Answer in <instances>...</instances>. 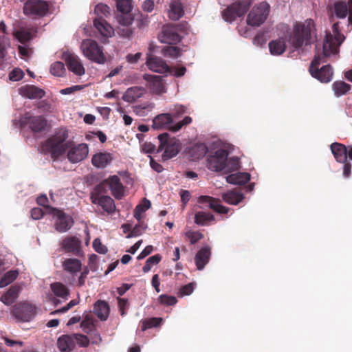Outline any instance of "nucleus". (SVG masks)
<instances>
[{
    "label": "nucleus",
    "instance_id": "obj_36",
    "mask_svg": "<svg viewBox=\"0 0 352 352\" xmlns=\"http://www.w3.org/2000/svg\"><path fill=\"white\" fill-rule=\"evenodd\" d=\"M50 288L54 295L60 298L62 300H66L69 296V292L65 285L61 283H54L50 285Z\"/></svg>",
    "mask_w": 352,
    "mask_h": 352
},
{
    "label": "nucleus",
    "instance_id": "obj_48",
    "mask_svg": "<svg viewBox=\"0 0 352 352\" xmlns=\"http://www.w3.org/2000/svg\"><path fill=\"white\" fill-rule=\"evenodd\" d=\"M15 38L21 43L30 41L32 38V34L30 31L21 28L14 32Z\"/></svg>",
    "mask_w": 352,
    "mask_h": 352
},
{
    "label": "nucleus",
    "instance_id": "obj_18",
    "mask_svg": "<svg viewBox=\"0 0 352 352\" xmlns=\"http://www.w3.org/2000/svg\"><path fill=\"white\" fill-rule=\"evenodd\" d=\"M144 79L148 83V89L153 94L162 95L166 92V82L162 76L145 74Z\"/></svg>",
    "mask_w": 352,
    "mask_h": 352
},
{
    "label": "nucleus",
    "instance_id": "obj_56",
    "mask_svg": "<svg viewBox=\"0 0 352 352\" xmlns=\"http://www.w3.org/2000/svg\"><path fill=\"white\" fill-rule=\"evenodd\" d=\"M146 228V226L144 223H140L139 225L135 226L132 229L128 237H134L141 235L143 230H144Z\"/></svg>",
    "mask_w": 352,
    "mask_h": 352
},
{
    "label": "nucleus",
    "instance_id": "obj_27",
    "mask_svg": "<svg viewBox=\"0 0 352 352\" xmlns=\"http://www.w3.org/2000/svg\"><path fill=\"white\" fill-rule=\"evenodd\" d=\"M146 89L143 87L135 86L128 88L122 95L124 102L132 103L144 96Z\"/></svg>",
    "mask_w": 352,
    "mask_h": 352
},
{
    "label": "nucleus",
    "instance_id": "obj_38",
    "mask_svg": "<svg viewBox=\"0 0 352 352\" xmlns=\"http://www.w3.org/2000/svg\"><path fill=\"white\" fill-rule=\"evenodd\" d=\"M269 49L272 55L282 54L286 49L285 41L283 38L273 40L269 43Z\"/></svg>",
    "mask_w": 352,
    "mask_h": 352
},
{
    "label": "nucleus",
    "instance_id": "obj_19",
    "mask_svg": "<svg viewBox=\"0 0 352 352\" xmlns=\"http://www.w3.org/2000/svg\"><path fill=\"white\" fill-rule=\"evenodd\" d=\"M198 202L201 208L208 207L219 214H226L229 211L228 208L219 204V201L210 196L199 197Z\"/></svg>",
    "mask_w": 352,
    "mask_h": 352
},
{
    "label": "nucleus",
    "instance_id": "obj_57",
    "mask_svg": "<svg viewBox=\"0 0 352 352\" xmlns=\"http://www.w3.org/2000/svg\"><path fill=\"white\" fill-rule=\"evenodd\" d=\"M186 236L190 241L192 244H194L201 239L203 235L199 232L188 231L186 232Z\"/></svg>",
    "mask_w": 352,
    "mask_h": 352
},
{
    "label": "nucleus",
    "instance_id": "obj_50",
    "mask_svg": "<svg viewBox=\"0 0 352 352\" xmlns=\"http://www.w3.org/2000/svg\"><path fill=\"white\" fill-rule=\"evenodd\" d=\"M161 260V256L155 254L150 256L146 261L142 270L144 273L148 272L153 265H157Z\"/></svg>",
    "mask_w": 352,
    "mask_h": 352
},
{
    "label": "nucleus",
    "instance_id": "obj_6",
    "mask_svg": "<svg viewBox=\"0 0 352 352\" xmlns=\"http://www.w3.org/2000/svg\"><path fill=\"white\" fill-rule=\"evenodd\" d=\"M67 138L66 131L61 130L46 141L43 149L50 153L53 157H58L65 152L67 146L65 141Z\"/></svg>",
    "mask_w": 352,
    "mask_h": 352
},
{
    "label": "nucleus",
    "instance_id": "obj_31",
    "mask_svg": "<svg viewBox=\"0 0 352 352\" xmlns=\"http://www.w3.org/2000/svg\"><path fill=\"white\" fill-rule=\"evenodd\" d=\"M94 25L98 32L104 37H111L114 34V30L104 19H96Z\"/></svg>",
    "mask_w": 352,
    "mask_h": 352
},
{
    "label": "nucleus",
    "instance_id": "obj_61",
    "mask_svg": "<svg viewBox=\"0 0 352 352\" xmlns=\"http://www.w3.org/2000/svg\"><path fill=\"white\" fill-rule=\"evenodd\" d=\"M186 72V67H181L179 68H177V67H175L173 69L170 68V71L167 72L173 74L175 77H181L185 74Z\"/></svg>",
    "mask_w": 352,
    "mask_h": 352
},
{
    "label": "nucleus",
    "instance_id": "obj_5",
    "mask_svg": "<svg viewBox=\"0 0 352 352\" xmlns=\"http://www.w3.org/2000/svg\"><path fill=\"white\" fill-rule=\"evenodd\" d=\"M158 139L160 142L158 151H164L162 156L164 161L171 159L179 153L181 148V143L179 140L170 138L166 133L159 135Z\"/></svg>",
    "mask_w": 352,
    "mask_h": 352
},
{
    "label": "nucleus",
    "instance_id": "obj_22",
    "mask_svg": "<svg viewBox=\"0 0 352 352\" xmlns=\"http://www.w3.org/2000/svg\"><path fill=\"white\" fill-rule=\"evenodd\" d=\"M159 39L161 43L175 44L179 42L180 36L174 27L166 26L162 29Z\"/></svg>",
    "mask_w": 352,
    "mask_h": 352
},
{
    "label": "nucleus",
    "instance_id": "obj_13",
    "mask_svg": "<svg viewBox=\"0 0 352 352\" xmlns=\"http://www.w3.org/2000/svg\"><path fill=\"white\" fill-rule=\"evenodd\" d=\"M102 188V184L96 187L91 192V199L94 204L100 206L104 212L111 214L116 210V205L113 199L109 196H100L99 192Z\"/></svg>",
    "mask_w": 352,
    "mask_h": 352
},
{
    "label": "nucleus",
    "instance_id": "obj_40",
    "mask_svg": "<svg viewBox=\"0 0 352 352\" xmlns=\"http://www.w3.org/2000/svg\"><path fill=\"white\" fill-rule=\"evenodd\" d=\"M155 108V104L153 102H146L133 107L134 113L138 116L144 117L147 116Z\"/></svg>",
    "mask_w": 352,
    "mask_h": 352
},
{
    "label": "nucleus",
    "instance_id": "obj_16",
    "mask_svg": "<svg viewBox=\"0 0 352 352\" xmlns=\"http://www.w3.org/2000/svg\"><path fill=\"white\" fill-rule=\"evenodd\" d=\"M248 9V6L241 3H234L222 12L223 19L227 22H232L237 17L243 16Z\"/></svg>",
    "mask_w": 352,
    "mask_h": 352
},
{
    "label": "nucleus",
    "instance_id": "obj_63",
    "mask_svg": "<svg viewBox=\"0 0 352 352\" xmlns=\"http://www.w3.org/2000/svg\"><path fill=\"white\" fill-rule=\"evenodd\" d=\"M44 212L41 208H34L31 210V217L34 220L40 219L43 217Z\"/></svg>",
    "mask_w": 352,
    "mask_h": 352
},
{
    "label": "nucleus",
    "instance_id": "obj_10",
    "mask_svg": "<svg viewBox=\"0 0 352 352\" xmlns=\"http://www.w3.org/2000/svg\"><path fill=\"white\" fill-rule=\"evenodd\" d=\"M46 209L47 212L52 214L53 218L55 219V229L57 231L65 232L72 226L74 221L70 216L65 214L63 211L56 208L47 207Z\"/></svg>",
    "mask_w": 352,
    "mask_h": 352
},
{
    "label": "nucleus",
    "instance_id": "obj_42",
    "mask_svg": "<svg viewBox=\"0 0 352 352\" xmlns=\"http://www.w3.org/2000/svg\"><path fill=\"white\" fill-rule=\"evenodd\" d=\"M94 321L95 320L91 314H85L80 324L82 331L87 333L91 332L94 327Z\"/></svg>",
    "mask_w": 352,
    "mask_h": 352
},
{
    "label": "nucleus",
    "instance_id": "obj_24",
    "mask_svg": "<svg viewBox=\"0 0 352 352\" xmlns=\"http://www.w3.org/2000/svg\"><path fill=\"white\" fill-rule=\"evenodd\" d=\"M352 11V0L338 1L334 3L332 14L338 19H344Z\"/></svg>",
    "mask_w": 352,
    "mask_h": 352
},
{
    "label": "nucleus",
    "instance_id": "obj_33",
    "mask_svg": "<svg viewBox=\"0 0 352 352\" xmlns=\"http://www.w3.org/2000/svg\"><path fill=\"white\" fill-rule=\"evenodd\" d=\"M94 313L102 321L107 320L109 315L108 303L103 300H98L94 304Z\"/></svg>",
    "mask_w": 352,
    "mask_h": 352
},
{
    "label": "nucleus",
    "instance_id": "obj_34",
    "mask_svg": "<svg viewBox=\"0 0 352 352\" xmlns=\"http://www.w3.org/2000/svg\"><path fill=\"white\" fill-rule=\"evenodd\" d=\"M331 150L336 161L340 163H345L347 160V149L343 144L333 143Z\"/></svg>",
    "mask_w": 352,
    "mask_h": 352
},
{
    "label": "nucleus",
    "instance_id": "obj_23",
    "mask_svg": "<svg viewBox=\"0 0 352 352\" xmlns=\"http://www.w3.org/2000/svg\"><path fill=\"white\" fill-rule=\"evenodd\" d=\"M113 154L108 152H98L94 154L91 163L97 168H104L109 165L113 160Z\"/></svg>",
    "mask_w": 352,
    "mask_h": 352
},
{
    "label": "nucleus",
    "instance_id": "obj_43",
    "mask_svg": "<svg viewBox=\"0 0 352 352\" xmlns=\"http://www.w3.org/2000/svg\"><path fill=\"white\" fill-rule=\"evenodd\" d=\"M19 275L17 270H10L6 272L0 280V288H3L12 283Z\"/></svg>",
    "mask_w": 352,
    "mask_h": 352
},
{
    "label": "nucleus",
    "instance_id": "obj_11",
    "mask_svg": "<svg viewBox=\"0 0 352 352\" xmlns=\"http://www.w3.org/2000/svg\"><path fill=\"white\" fill-rule=\"evenodd\" d=\"M36 313V307L28 302L19 303L13 307V314L19 322L30 321L35 317Z\"/></svg>",
    "mask_w": 352,
    "mask_h": 352
},
{
    "label": "nucleus",
    "instance_id": "obj_58",
    "mask_svg": "<svg viewBox=\"0 0 352 352\" xmlns=\"http://www.w3.org/2000/svg\"><path fill=\"white\" fill-rule=\"evenodd\" d=\"M160 301L162 304L166 305H174L177 303V299L174 296L161 295L160 296Z\"/></svg>",
    "mask_w": 352,
    "mask_h": 352
},
{
    "label": "nucleus",
    "instance_id": "obj_29",
    "mask_svg": "<svg viewBox=\"0 0 352 352\" xmlns=\"http://www.w3.org/2000/svg\"><path fill=\"white\" fill-rule=\"evenodd\" d=\"M208 148L204 143H197L190 146L188 150L189 158L192 161L202 159L208 152Z\"/></svg>",
    "mask_w": 352,
    "mask_h": 352
},
{
    "label": "nucleus",
    "instance_id": "obj_26",
    "mask_svg": "<svg viewBox=\"0 0 352 352\" xmlns=\"http://www.w3.org/2000/svg\"><path fill=\"white\" fill-rule=\"evenodd\" d=\"M19 93L23 97H25L29 99L42 98L45 95L44 90L34 85H26L20 87Z\"/></svg>",
    "mask_w": 352,
    "mask_h": 352
},
{
    "label": "nucleus",
    "instance_id": "obj_54",
    "mask_svg": "<svg viewBox=\"0 0 352 352\" xmlns=\"http://www.w3.org/2000/svg\"><path fill=\"white\" fill-rule=\"evenodd\" d=\"M23 76V72L19 68H14L9 74L10 80L12 81L20 80Z\"/></svg>",
    "mask_w": 352,
    "mask_h": 352
},
{
    "label": "nucleus",
    "instance_id": "obj_15",
    "mask_svg": "<svg viewBox=\"0 0 352 352\" xmlns=\"http://www.w3.org/2000/svg\"><path fill=\"white\" fill-rule=\"evenodd\" d=\"M48 11V5L46 2L39 0H32L26 2L23 6L25 14L31 16H43Z\"/></svg>",
    "mask_w": 352,
    "mask_h": 352
},
{
    "label": "nucleus",
    "instance_id": "obj_20",
    "mask_svg": "<svg viewBox=\"0 0 352 352\" xmlns=\"http://www.w3.org/2000/svg\"><path fill=\"white\" fill-rule=\"evenodd\" d=\"M107 184L112 195L117 199H121L124 196V188L118 175L109 177L103 182Z\"/></svg>",
    "mask_w": 352,
    "mask_h": 352
},
{
    "label": "nucleus",
    "instance_id": "obj_14",
    "mask_svg": "<svg viewBox=\"0 0 352 352\" xmlns=\"http://www.w3.org/2000/svg\"><path fill=\"white\" fill-rule=\"evenodd\" d=\"M63 59L65 61L69 72L77 76H82L85 74V67L81 59L77 55L69 52H64L63 54Z\"/></svg>",
    "mask_w": 352,
    "mask_h": 352
},
{
    "label": "nucleus",
    "instance_id": "obj_39",
    "mask_svg": "<svg viewBox=\"0 0 352 352\" xmlns=\"http://www.w3.org/2000/svg\"><path fill=\"white\" fill-rule=\"evenodd\" d=\"M222 198L225 202L229 204L236 205L243 199L244 197L238 191L230 190L223 194Z\"/></svg>",
    "mask_w": 352,
    "mask_h": 352
},
{
    "label": "nucleus",
    "instance_id": "obj_47",
    "mask_svg": "<svg viewBox=\"0 0 352 352\" xmlns=\"http://www.w3.org/2000/svg\"><path fill=\"white\" fill-rule=\"evenodd\" d=\"M66 70L64 64L60 61H56L50 66V73L54 76H63Z\"/></svg>",
    "mask_w": 352,
    "mask_h": 352
},
{
    "label": "nucleus",
    "instance_id": "obj_32",
    "mask_svg": "<svg viewBox=\"0 0 352 352\" xmlns=\"http://www.w3.org/2000/svg\"><path fill=\"white\" fill-rule=\"evenodd\" d=\"M57 346L60 352H71L74 347L73 335H63L59 337Z\"/></svg>",
    "mask_w": 352,
    "mask_h": 352
},
{
    "label": "nucleus",
    "instance_id": "obj_30",
    "mask_svg": "<svg viewBox=\"0 0 352 352\" xmlns=\"http://www.w3.org/2000/svg\"><path fill=\"white\" fill-rule=\"evenodd\" d=\"M210 248L206 245L202 247L195 256V262L199 270L204 268L208 263L210 256Z\"/></svg>",
    "mask_w": 352,
    "mask_h": 352
},
{
    "label": "nucleus",
    "instance_id": "obj_8",
    "mask_svg": "<svg viewBox=\"0 0 352 352\" xmlns=\"http://www.w3.org/2000/svg\"><path fill=\"white\" fill-rule=\"evenodd\" d=\"M270 12V6L266 1L255 5L247 16V23L252 27H258L267 19Z\"/></svg>",
    "mask_w": 352,
    "mask_h": 352
},
{
    "label": "nucleus",
    "instance_id": "obj_28",
    "mask_svg": "<svg viewBox=\"0 0 352 352\" xmlns=\"http://www.w3.org/2000/svg\"><path fill=\"white\" fill-rule=\"evenodd\" d=\"M167 12L171 20H179L184 14V9L180 0H170Z\"/></svg>",
    "mask_w": 352,
    "mask_h": 352
},
{
    "label": "nucleus",
    "instance_id": "obj_41",
    "mask_svg": "<svg viewBox=\"0 0 352 352\" xmlns=\"http://www.w3.org/2000/svg\"><path fill=\"white\" fill-rule=\"evenodd\" d=\"M214 221V217L209 212L200 211L195 215V221L199 226H207L210 221Z\"/></svg>",
    "mask_w": 352,
    "mask_h": 352
},
{
    "label": "nucleus",
    "instance_id": "obj_37",
    "mask_svg": "<svg viewBox=\"0 0 352 352\" xmlns=\"http://www.w3.org/2000/svg\"><path fill=\"white\" fill-rule=\"evenodd\" d=\"M250 179V175L248 173L237 172L226 177V181L232 184L241 185Z\"/></svg>",
    "mask_w": 352,
    "mask_h": 352
},
{
    "label": "nucleus",
    "instance_id": "obj_52",
    "mask_svg": "<svg viewBox=\"0 0 352 352\" xmlns=\"http://www.w3.org/2000/svg\"><path fill=\"white\" fill-rule=\"evenodd\" d=\"M162 319L160 318H152L143 322L142 330L145 331L146 329L155 327L160 324Z\"/></svg>",
    "mask_w": 352,
    "mask_h": 352
},
{
    "label": "nucleus",
    "instance_id": "obj_21",
    "mask_svg": "<svg viewBox=\"0 0 352 352\" xmlns=\"http://www.w3.org/2000/svg\"><path fill=\"white\" fill-rule=\"evenodd\" d=\"M146 64L148 68L154 72L167 73L170 71V67L166 62L159 57L148 56Z\"/></svg>",
    "mask_w": 352,
    "mask_h": 352
},
{
    "label": "nucleus",
    "instance_id": "obj_45",
    "mask_svg": "<svg viewBox=\"0 0 352 352\" xmlns=\"http://www.w3.org/2000/svg\"><path fill=\"white\" fill-rule=\"evenodd\" d=\"M117 10L123 14L129 13L133 8V0H114Z\"/></svg>",
    "mask_w": 352,
    "mask_h": 352
},
{
    "label": "nucleus",
    "instance_id": "obj_51",
    "mask_svg": "<svg viewBox=\"0 0 352 352\" xmlns=\"http://www.w3.org/2000/svg\"><path fill=\"white\" fill-rule=\"evenodd\" d=\"M74 343L76 342L81 347H86L89 345L90 341L87 336L82 334H72Z\"/></svg>",
    "mask_w": 352,
    "mask_h": 352
},
{
    "label": "nucleus",
    "instance_id": "obj_49",
    "mask_svg": "<svg viewBox=\"0 0 352 352\" xmlns=\"http://www.w3.org/2000/svg\"><path fill=\"white\" fill-rule=\"evenodd\" d=\"M162 54L165 57L176 58L181 56V52L177 47L168 46L162 50Z\"/></svg>",
    "mask_w": 352,
    "mask_h": 352
},
{
    "label": "nucleus",
    "instance_id": "obj_7",
    "mask_svg": "<svg viewBox=\"0 0 352 352\" xmlns=\"http://www.w3.org/2000/svg\"><path fill=\"white\" fill-rule=\"evenodd\" d=\"M312 24L313 22L310 20L306 23L296 25L294 32L289 38L291 45L295 49H298L303 45L310 44Z\"/></svg>",
    "mask_w": 352,
    "mask_h": 352
},
{
    "label": "nucleus",
    "instance_id": "obj_35",
    "mask_svg": "<svg viewBox=\"0 0 352 352\" xmlns=\"http://www.w3.org/2000/svg\"><path fill=\"white\" fill-rule=\"evenodd\" d=\"M20 290L21 288L19 286H12L1 296L0 300L6 305L8 306L12 305L18 298Z\"/></svg>",
    "mask_w": 352,
    "mask_h": 352
},
{
    "label": "nucleus",
    "instance_id": "obj_55",
    "mask_svg": "<svg viewBox=\"0 0 352 352\" xmlns=\"http://www.w3.org/2000/svg\"><path fill=\"white\" fill-rule=\"evenodd\" d=\"M169 111L173 116V118H176L184 114L186 112V107L183 105H175L173 108H170Z\"/></svg>",
    "mask_w": 352,
    "mask_h": 352
},
{
    "label": "nucleus",
    "instance_id": "obj_62",
    "mask_svg": "<svg viewBox=\"0 0 352 352\" xmlns=\"http://www.w3.org/2000/svg\"><path fill=\"white\" fill-rule=\"evenodd\" d=\"M38 109H42L43 111L52 113L54 111V108L47 101H42L38 106Z\"/></svg>",
    "mask_w": 352,
    "mask_h": 352
},
{
    "label": "nucleus",
    "instance_id": "obj_9",
    "mask_svg": "<svg viewBox=\"0 0 352 352\" xmlns=\"http://www.w3.org/2000/svg\"><path fill=\"white\" fill-rule=\"evenodd\" d=\"M62 266L64 271L72 276H76L80 272L78 284L80 286L85 284L89 271L87 267H85L82 270V263L79 259L74 258H65L62 261Z\"/></svg>",
    "mask_w": 352,
    "mask_h": 352
},
{
    "label": "nucleus",
    "instance_id": "obj_60",
    "mask_svg": "<svg viewBox=\"0 0 352 352\" xmlns=\"http://www.w3.org/2000/svg\"><path fill=\"white\" fill-rule=\"evenodd\" d=\"M93 248L96 252L100 254H105L107 252V248L102 244L99 239H94L93 242Z\"/></svg>",
    "mask_w": 352,
    "mask_h": 352
},
{
    "label": "nucleus",
    "instance_id": "obj_12",
    "mask_svg": "<svg viewBox=\"0 0 352 352\" xmlns=\"http://www.w3.org/2000/svg\"><path fill=\"white\" fill-rule=\"evenodd\" d=\"M16 124L19 127L28 125L32 131H40L46 126V120L43 116H33L30 112H28L21 117Z\"/></svg>",
    "mask_w": 352,
    "mask_h": 352
},
{
    "label": "nucleus",
    "instance_id": "obj_25",
    "mask_svg": "<svg viewBox=\"0 0 352 352\" xmlns=\"http://www.w3.org/2000/svg\"><path fill=\"white\" fill-rule=\"evenodd\" d=\"M61 247L67 252L76 255L81 254V241L76 236H70L64 239L61 243Z\"/></svg>",
    "mask_w": 352,
    "mask_h": 352
},
{
    "label": "nucleus",
    "instance_id": "obj_46",
    "mask_svg": "<svg viewBox=\"0 0 352 352\" xmlns=\"http://www.w3.org/2000/svg\"><path fill=\"white\" fill-rule=\"evenodd\" d=\"M333 89L336 96H340L349 91L350 86L344 82H335L333 84Z\"/></svg>",
    "mask_w": 352,
    "mask_h": 352
},
{
    "label": "nucleus",
    "instance_id": "obj_53",
    "mask_svg": "<svg viewBox=\"0 0 352 352\" xmlns=\"http://www.w3.org/2000/svg\"><path fill=\"white\" fill-rule=\"evenodd\" d=\"M94 12L98 15V19H102L103 16H107L109 13V8L106 4L98 3L96 6Z\"/></svg>",
    "mask_w": 352,
    "mask_h": 352
},
{
    "label": "nucleus",
    "instance_id": "obj_3",
    "mask_svg": "<svg viewBox=\"0 0 352 352\" xmlns=\"http://www.w3.org/2000/svg\"><path fill=\"white\" fill-rule=\"evenodd\" d=\"M191 122L192 118L186 116L182 121L175 123L171 113H160L153 118L152 127L157 130L168 129L176 132L184 126L190 124Z\"/></svg>",
    "mask_w": 352,
    "mask_h": 352
},
{
    "label": "nucleus",
    "instance_id": "obj_59",
    "mask_svg": "<svg viewBox=\"0 0 352 352\" xmlns=\"http://www.w3.org/2000/svg\"><path fill=\"white\" fill-rule=\"evenodd\" d=\"M78 303V301L77 300H75V299L72 300L69 303L67 304L66 306L62 307L61 309L52 311L50 314L53 315V314H59V313H65L69 309H70L72 307H73L74 305H77Z\"/></svg>",
    "mask_w": 352,
    "mask_h": 352
},
{
    "label": "nucleus",
    "instance_id": "obj_1",
    "mask_svg": "<svg viewBox=\"0 0 352 352\" xmlns=\"http://www.w3.org/2000/svg\"><path fill=\"white\" fill-rule=\"evenodd\" d=\"M338 28V23H336L333 25L332 33L326 35L322 50L318 45L316 46L315 58L312 60L309 67L311 75L321 82H330L332 80L333 72L329 65L318 69L320 62H322V59L327 56L336 54L338 52L339 47L345 38L339 32Z\"/></svg>",
    "mask_w": 352,
    "mask_h": 352
},
{
    "label": "nucleus",
    "instance_id": "obj_64",
    "mask_svg": "<svg viewBox=\"0 0 352 352\" xmlns=\"http://www.w3.org/2000/svg\"><path fill=\"white\" fill-rule=\"evenodd\" d=\"M154 6H155V4H154L153 1L145 0L142 5V8L145 12H151V11L153 10Z\"/></svg>",
    "mask_w": 352,
    "mask_h": 352
},
{
    "label": "nucleus",
    "instance_id": "obj_17",
    "mask_svg": "<svg viewBox=\"0 0 352 352\" xmlns=\"http://www.w3.org/2000/svg\"><path fill=\"white\" fill-rule=\"evenodd\" d=\"M89 147L87 144L81 143L72 146L67 151V158L72 163H78L88 155Z\"/></svg>",
    "mask_w": 352,
    "mask_h": 352
},
{
    "label": "nucleus",
    "instance_id": "obj_4",
    "mask_svg": "<svg viewBox=\"0 0 352 352\" xmlns=\"http://www.w3.org/2000/svg\"><path fill=\"white\" fill-rule=\"evenodd\" d=\"M80 50L85 58L98 64H104L107 58L102 48L93 39H85L80 45Z\"/></svg>",
    "mask_w": 352,
    "mask_h": 352
},
{
    "label": "nucleus",
    "instance_id": "obj_44",
    "mask_svg": "<svg viewBox=\"0 0 352 352\" xmlns=\"http://www.w3.org/2000/svg\"><path fill=\"white\" fill-rule=\"evenodd\" d=\"M151 202L149 200L144 199L143 201L138 204L134 210V217L140 222L142 219L143 213L151 207Z\"/></svg>",
    "mask_w": 352,
    "mask_h": 352
},
{
    "label": "nucleus",
    "instance_id": "obj_2",
    "mask_svg": "<svg viewBox=\"0 0 352 352\" xmlns=\"http://www.w3.org/2000/svg\"><path fill=\"white\" fill-rule=\"evenodd\" d=\"M228 152L223 146H214L207 158V167L212 171L219 172L225 170L230 172L239 168V162L236 158H228Z\"/></svg>",
    "mask_w": 352,
    "mask_h": 352
}]
</instances>
